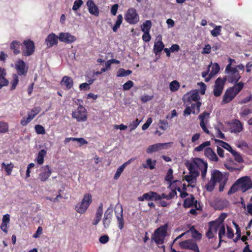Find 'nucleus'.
I'll return each instance as SVG.
<instances>
[{
    "mask_svg": "<svg viewBox=\"0 0 252 252\" xmlns=\"http://www.w3.org/2000/svg\"><path fill=\"white\" fill-rule=\"evenodd\" d=\"M225 73L227 75L223 78L225 79L226 81L235 84L225 91L222 97V104H227L232 101L244 87V83L243 82H238L241 76L237 68H233L228 70L225 69Z\"/></svg>",
    "mask_w": 252,
    "mask_h": 252,
    "instance_id": "f257e3e1",
    "label": "nucleus"
},
{
    "mask_svg": "<svg viewBox=\"0 0 252 252\" xmlns=\"http://www.w3.org/2000/svg\"><path fill=\"white\" fill-rule=\"evenodd\" d=\"M187 167L189 171V175L184 176V179L189 184L193 183L195 179L199 175V171L201 172V177L204 179L208 168V164L200 158H195L191 162L187 164Z\"/></svg>",
    "mask_w": 252,
    "mask_h": 252,
    "instance_id": "f03ea898",
    "label": "nucleus"
},
{
    "mask_svg": "<svg viewBox=\"0 0 252 252\" xmlns=\"http://www.w3.org/2000/svg\"><path fill=\"white\" fill-rule=\"evenodd\" d=\"M251 189H252V180L249 176H243L237 179L232 185L228 191V194H233L239 189L242 192H245Z\"/></svg>",
    "mask_w": 252,
    "mask_h": 252,
    "instance_id": "7ed1b4c3",
    "label": "nucleus"
},
{
    "mask_svg": "<svg viewBox=\"0 0 252 252\" xmlns=\"http://www.w3.org/2000/svg\"><path fill=\"white\" fill-rule=\"evenodd\" d=\"M168 225L167 223L161 225L157 228L152 234L151 240L154 242L159 247L164 248V246L161 247L160 245H162L164 242L165 237L167 234Z\"/></svg>",
    "mask_w": 252,
    "mask_h": 252,
    "instance_id": "20e7f679",
    "label": "nucleus"
},
{
    "mask_svg": "<svg viewBox=\"0 0 252 252\" xmlns=\"http://www.w3.org/2000/svg\"><path fill=\"white\" fill-rule=\"evenodd\" d=\"M92 202V195L91 193H86L81 202L77 204L75 206V210L80 214L86 212L90 204Z\"/></svg>",
    "mask_w": 252,
    "mask_h": 252,
    "instance_id": "39448f33",
    "label": "nucleus"
},
{
    "mask_svg": "<svg viewBox=\"0 0 252 252\" xmlns=\"http://www.w3.org/2000/svg\"><path fill=\"white\" fill-rule=\"evenodd\" d=\"M71 116L77 122H85L88 118L87 110L83 106L80 105L76 109L72 111Z\"/></svg>",
    "mask_w": 252,
    "mask_h": 252,
    "instance_id": "423d86ee",
    "label": "nucleus"
},
{
    "mask_svg": "<svg viewBox=\"0 0 252 252\" xmlns=\"http://www.w3.org/2000/svg\"><path fill=\"white\" fill-rule=\"evenodd\" d=\"M22 55L23 56H30L33 54L35 51L34 43L31 39L25 40L22 43Z\"/></svg>",
    "mask_w": 252,
    "mask_h": 252,
    "instance_id": "0eeeda50",
    "label": "nucleus"
},
{
    "mask_svg": "<svg viewBox=\"0 0 252 252\" xmlns=\"http://www.w3.org/2000/svg\"><path fill=\"white\" fill-rule=\"evenodd\" d=\"M125 20L131 25L137 23L139 20V16L136 9L133 7L128 8L125 15Z\"/></svg>",
    "mask_w": 252,
    "mask_h": 252,
    "instance_id": "6e6552de",
    "label": "nucleus"
},
{
    "mask_svg": "<svg viewBox=\"0 0 252 252\" xmlns=\"http://www.w3.org/2000/svg\"><path fill=\"white\" fill-rule=\"evenodd\" d=\"M183 206L185 208L194 207L198 211L202 210V206L200 205V203L195 199L194 195L192 194H190L189 196L184 200Z\"/></svg>",
    "mask_w": 252,
    "mask_h": 252,
    "instance_id": "1a4fd4ad",
    "label": "nucleus"
},
{
    "mask_svg": "<svg viewBox=\"0 0 252 252\" xmlns=\"http://www.w3.org/2000/svg\"><path fill=\"white\" fill-rule=\"evenodd\" d=\"M225 83L226 79L223 78L219 77L216 79L213 89V94L215 96L218 97L221 94Z\"/></svg>",
    "mask_w": 252,
    "mask_h": 252,
    "instance_id": "9d476101",
    "label": "nucleus"
},
{
    "mask_svg": "<svg viewBox=\"0 0 252 252\" xmlns=\"http://www.w3.org/2000/svg\"><path fill=\"white\" fill-rule=\"evenodd\" d=\"M179 246L182 249L189 250L191 251L196 250L198 248L196 242L192 239H189L181 241L179 243Z\"/></svg>",
    "mask_w": 252,
    "mask_h": 252,
    "instance_id": "9b49d317",
    "label": "nucleus"
},
{
    "mask_svg": "<svg viewBox=\"0 0 252 252\" xmlns=\"http://www.w3.org/2000/svg\"><path fill=\"white\" fill-rule=\"evenodd\" d=\"M51 173L52 170L48 165L43 166L40 168L38 178L41 182H45L51 176Z\"/></svg>",
    "mask_w": 252,
    "mask_h": 252,
    "instance_id": "f8f14e48",
    "label": "nucleus"
},
{
    "mask_svg": "<svg viewBox=\"0 0 252 252\" xmlns=\"http://www.w3.org/2000/svg\"><path fill=\"white\" fill-rule=\"evenodd\" d=\"M15 68L18 75H26L28 72V68L26 67V63L22 60H18L15 63Z\"/></svg>",
    "mask_w": 252,
    "mask_h": 252,
    "instance_id": "ddd939ff",
    "label": "nucleus"
},
{
    "mask_svg": "<svg viewBox=\"0 0 252 252\" xmlns=\"http://www.w3.org/2000/svg\"><path fill=\"white\" fill-rule=\"evenodd\" d=\"M59 39L61 42L69 44L75 41L76 38L69 32H61L59 35Z\"/></svg>",
    "mask_w": 252,
    "mask_h": 252,
    "instance_id": "4468645a",
    "label": "nucleus"
},
{
    "mask_svg": "<svg viewBox=\"0 0 252 252\" xmlns=\"http://www.w3.org/2000/svg\"><path fill=\"white\" fill-rule=\"evenodd\" d=\"M164 48V44L162 41L161 36H158L154 43L153 51L156 55H158Z\"/></svg>",
    "mask_w": 252,
    "mask_h": 252,
    "instance_id": "2eb2a0df",
    "label": "nucleus"
},
{
    "mask_svg": "<svg viewBox=\"0 0 252 252\" xmlns=\"http://www.w3.org/2000/svg\"><path fill=\"white\" fill-rule=\"evenodd\" d=\"M59 36L52 32L49 34L45 40V43L47 48H51L58 43Z\"/></svg>",
    "mask_w": 252,
    "mask_h": 252,
    "instance_id": "dca6fc26",
    "label": "nucleus"
},
{
    "mask_svg": "<svg viewBox=\"0 0 252 252\" xmlns=\"http://www.w3.org/2000/svg\"><path fill=\"white\" fill-rule=\"evenodd\" d=\"M157 196H158L157 195V192L150 191L148 192L144 193L142 196H140L138 197L137 199L139 201H144V200L147 201H157V199H156V198H157Z\"/></svg>",
    "mask_w": 252,
    "mask_h": 252,
    "instance_id": "f3484780",
    "label": "nucleus"
},
{
    "mask_svg": "<svg viewBox=\"0 0 252 252\" xmlns=\"http://www.w3.org/2000/svg\"><path fill=\"white\" fill-rule=\"evenodd\" d=\"M209 116L210 113L205 111L203 113L200 114L198 117L199 120H200V126L202 128L203 130L207 134H209V131L206 126V123H207V121L205 122V119H208L209 118Z\"/></svg>",
    "mask_w": 252,
    "mask_h": 252,
    "instance_id": "a211bd4d",
    "label": "nucleus"
},
{
    "mask_svg": "<svg viewBox=\"0 0 252 252\" xmlns=\"http://www.w3.org/2000/svg\"><path fill=\"white\" fill-rule=\"evenodd\" d=\"M168 146V143H157L150 145L147 149L148 153H152L157 152L161 149H166Z\"/></svg>",
    "mask_w": 252,
    "mask_h": 252,
    "instance_id": "6ab92c4d",
    "label": "nucleus"
},
{
    "mask_svg": "<svg viewBox=\"0 0 252 252\" xmlns=\"http://www.w3.org/2000/svg\"><path fill=\"white\" fill-rule=\"evenodd\" d=\"M115 215L118 220V227L120 230H122L124 226V220L123 217V209L122 206L120 208V212H118V210L115 211Z\"/></svg>",
    "mask_w": 252,
    "mask_h": 252,
    "instance_id": "aec40b11",
    "label": "nucleus"
},
{
    "mask_svg": "<svg viewBox=\"0 0 252 252\" xmlns=\"http://www.w3.org/2000/svg\"><path fill=\"white\" fill-rule=\"evenodd\" d=\"M204 155L211 161H218L219 160L216 154L210 147H207L205 149Z\"/></svg>",
    "mask_w": 252,
    "mask_h": 252,
    "instance_id": "412c9836",
    "label": "nucleus"
},
{
    "mask_svg": "<svg viewBox=\"0 0 252 252\" xmlns=\"http://www.w3.org/2000/svg\"><path fill=\"white\" fill-rule=\"evenodd\" d=\"M243 125L242 123L237 119L233 121L230 128L231 132L233 133H239L243 130Z\"/></svg>",
    "mask_w": 252,
    "mask_h": 252,
    "instance_id": "4be33fe9",
    "label": "nucleus"
},
{
    "mask_svg": "<svg viewBox=\"0 0 252 252\" xmlns=\"http://www.w3.org/2000/svg\"><path fill=\"white\" fill-rule=\"evenodd\" d=\"M87 5L88 6L89 12L90 14L94 16H98L99 15V11L98 8L94 1L92 0H89L87 2Z\"/></svg>",
    "mask_w": 252,
    "mask_h": 252,
    "instance_id": "5701e85b",
    "label": "nucleus"
},
{
    "mask_svg": "<svg viewBox=\"0 0 252 252\" xmlns=\"http://www.w3.org/2000/svg\"><path fill=\"white\" fill-rule=\"evenodd\" d=\"M22 43L17 40L13 41L10 45V48L13 50V54L15 55H17L21 53L20 48H22Z\"/></svg>",
    "mask_w": 252,
    "mask_h": 252,
    "instance_id": "b1692460",
    "label": "nucleus"
},
{
    "mask_svg": "<svg viewBox=\"0 0 252 252\" xmlns=\"http://www.w3.org/2000/svg\"><path fill=\"white\" fill-rule=\"evenodd\" d=\"M6 71L4 68L0 67V89L8 84V81L6 78Z\"/></svg>",
    "mask_w": 252,
    "mask_h": 252,
    "instance_id": "393cba45",
    "label": "nucleus"
},
{
    "mask_svg": "<svg viewBox=\"0 0 252 252\" xmlns=\"http://www.w3.org/2000/svg\"><path fill=\"white\" fill-rule=\"evenodd\" d=\"M189 94H190L188 96L187 99V102L191 103L192 101H194V102L199 101L200 96L196 90L191 91Z\"/></svg>",
    "mask_w": 252,
    "mask_h": 252,
    "instance_id": "a878e982",
    "label": "nucleus"
},
{
    "mask_svg": "<svg viewBox=\"0 0 252 252\" xmlns=\"http://www.w3.org/2000/svg\"><path fill=\"white\" fill-rule=\"evenodd\" d=\"M220 67L218 63H214L212 67V69L209 76L205 78V81L207 82L216 74H217L220 71Z\"/></svg>",
    "mask_w": 252,
    "mask_h": 252,
    "instance_id": "bb28decb",
    "label": "nucleus"
},
{
    "mask_svg": "<svg viewBox=\"0 0 252 252\" xmlns=\"http://www.w3.org/2000/svg\"><path fill=\"white\" fill-rule=\"evenodd\" d=\"M61 84L62 85H65L66 88L67 90H69L72 87L73 82L72 79L71 77L65 76L63 78Z\"/></svg>",
    "mask_w": 252,
    "mask_h": 252,
    "instance_id": "cd10ccee",
    "label": "nucleus"
},
{
    "mask_svg": "<svg viewBox=\"0 0 252 252\" xmlns=\"http://www.w3.org/2000/svg\"><path fill=\"white\" fill-rule=\"evenodd\" d=\"M211 178L216 183L220 182L222 179V175L220 171L215 170L212 173Z\"/></svg>",
    "mask_w": 252,
    "mask_h": 252,
    "instance_id": "c85d7f7f",
    "label": "nucleus"
},
{
    "mask_svg": "<svg viewBox=\"0 0 252 252\" xmlns=\"http://www.w3.org/2000/svg\"><path fill=\"white\" fill-rule=\"evenodd\" d=\"M47 154V151L44 149L40 150L36 158V161L38 164H42L44 162V158Z\"/></svg>",
    "mask_w": 252,
    "mask_h": 252,
    "instance_id": "c756f323",
    "label": "nucleus"
},
{
    "mask_svg": "<svg viewBox=\"0 0 252 252\" xmlns=\"http://www.w3.org/2000/svg\"><path fill=\"white\" fill-rule=\"evenodd\" d=\"M130 160H129L127 161L125 163H123L117 169L114 176V179L115 180H117L120 177L121 174L123 172L126 166L130 163Z\"/></svg>",
    "mask_w": 252,
    "mask_h": 252,
    "instance_id": "7c9ffc66",
    "label": "nucleus"
},
{
    "mask_svg": "<svg viewBox=\"0 0 252 252\" xmlns=\"http://www.w3.org/2000/svg\"><path fill=\"white\" fill-rule=\"evenodd\" d=\"M152 26V23L151 20H146L141 26V31L143 32H150Z\"/></svg>",
    "mask_w": 252,
    "mask_h": 252,
    "instance_id": "2f4dec72",
    "label": "nucleus"
},
{
    "mask_svg": "<svg viewBox=\"0 0 252 252\" xmlns=\"http://www.w3.org/2000/svg\"><path fill=\"white\" fill-rule=\"evenodd\" d=\"M190 106L192 109V113L193 114H198L200 112V108L201 106V102L200 101L191 103Z\"/></svg>",
    "mask_w": 252,
    "mask_h": 252,
    "instance_id": "473e14b6",
    "label": "nucleus"
},
{
    "mask_svg": "<svg viewBox=\"0 0 252 252\" xmlns=\"http://www.w3.org/2000/svg\"><path fill=\"white\" fill-rule=\"evenodd\" d=\"M13 167L14 165L11 162L7 164H6L4 162L1 163V168L5 170L7 175H10L11 174Z\"/></svg>",
    "mask_w": 252,
    "mask_h": 252,
    "instance_id": "72a5a7b5",
    "label": "nucleus"
},
{
    "mask_svg": "<svg viewBox=\"0 0 252 252\" xmlns=\"http://www.w3.org/2000/svg\"><path fill=\"white\" fill-rule=\"evenodd\" d=\"M208 224L209 227L211 229V230L214 233V234H216L220 226V223L218 221H212L209 222Z\"/></svg>",
    "mask_w": 252,
    "mask_h": 252,
    "instance_id": "f704fd0d",
    "label": "nucleus"
},
{
    "mask_svg": "<svg viewBox=\"0 0 252 252\" xmlns=\"http://www.w3.org/2000/svg\"><path fill=\"white\" fill-rule=\"evenodd\" d=\"M216 143H218L220 146L223 147L226 150H228L231 153V151L234 150L232 148L231 146L227 143L224 142L220 140L215 139Z\"/></svg>",
    "mask_w": 252,
    "mask_h": 252,
    "instance_id": "c9c22d12",
    "label": "nucleus"
},
{
    "mask_svg": "<svg viewBox=\"0 0 252 252\" xmlns=\"http://www.w3.org/2000/svg\"><path fill=\"white\" fill-rule=\"evenodd\" d=\"M189 231L191 233L192 237L193 238L199 240L201 239L202 234L195 228L194 226H192L190 228Z\"/></svg>",
    "mask_w": 252,
    "mask_h": 252,
    "instance_id": "e433bc0d",
    "label": "nucleus"
},
{
    "mask_svg": "<svg viewBox=\"0 0 252 252\" xmlns=\"http://www.w3.org/2000/svg\"><path fill=\"white\" fill-rule=\"evenodd\" d=\"M123 17L122 15L119 14L117 17V19L114 26L112 28L113 31L116 32L118 29L120 28L121 24L122 23Z\"/></svg>",
    "mask_w": 252,
    "mask_h": 252,
    "instance_id": "4c0bfd02",
    "label": "nucleus"
},
{
    "mask_svg": "<svg viewBox=\"0 0 252 252\" xmlns=\"http://www.w3.org/2000/svg\"><path fill=\"white\" fill-rule=\"evenodd\" d=\"M132 73V71L130 70H125L124 68H120L118 72L117 75L118 77H125L127 76Z\"/></svg>",
    "mask_w": 252,
    "mask_h": 252,
    "instance_id": "58836bf2",
    "label": "nucleus"
},
{
    "mask_svg": "<svg viewBox=\"0 0 252 252\" xmlns=\"http://www.w3.org/2000/svg\"><path fill=\"white\" fill-rule=\"evenodd\" d=\"M180 87V83L176 80L172 81L169 84V89L172 92L178 91Z\"/></svg>",
    "mask_w": 252,
    "mask_h": 252,
    "instance_id": "ea45409f",
    "label": "nucleus"
},
{
    "mask_svg": "<svg viewBox=\"0 0 252 252\" xmlns=\"http://www.w3.org/2000/svg\"><path fill=\"white\" fill-rule=\"evenodd\" d=\"M173 171L172 168H169L167 171L166 175L165 177V180L168 182L170 184H171L173 182L172 180L173 179Z\"/></svg>",
    "mask_w": 252,
    "mask_h": 252,
    "instance_id": "a19ab883",
    "label": "nucleus"
},
{
    "mask_svg": "<svg viewBox=\"0 0 252 252\" xmlns=\"http://www.w3.org/2000/svg\"><path fill=\"white\" fill-rule=\"evenodd\" d=\"M210 145H211L210 141H205V142H203V143H202L201 144H200V145H199L198 146L195 147L194 149V151H195L196 152L202 151L205 149V148H206L208 146H209Z\"/></svg>",
    "mask_w": 252,
    "mask_h": 252,
    "instance_id": "79ce46f5",
    "label": "nucleus"
},
{
    "mask_svg": "<svg viewBox=\"0 0 252 252\" xmlns=\"http://www.w3.org/2000/svg\"><path fill=\"white\" fill-rule=\"evenodd\" d=\"M19 82V78L18 75L16 74H14L12 75V80L11 81V90H13L15 89L17 84Z\"/></svg>",
    "mask_w": 252,
    "mask_h": 252,
    "instance_id": "37998d69",
    "label": "nucleus"
},
{
    "mask_svg": "<svg viewBox=\"0 0 252 252\" xmlns=\"http://www.w3.org/2000/svg\"><path fill=\"white\" fill-rule=\"evenodd\" d=\"M221 31V26H215L214 29L211 31V35L214 37H217L220 34Z\"/></svg>",
    "mask_w": 252,
    "mask_h": 252,
    "instance_id": "c03bdc74",
    "label": "nucleus"
},
{
    "mask_svg": "<svg viewBox=\"0 0 252 252\" xmlns=\"http://www.w3.org/2000/svg\"><path fill=\"white\" fill-rule=\"evenodd\" d=\"M231 153L232 154V155L234 157L235 160L237 162L239 163H242L244 161L243 158L238 152L235 151V150H233L232 151H231Z\"/></svg>",
    "mask_w": 252,
    "mask_h": 252,
    "instance_id": "a18cd8bd",
    "label": "nucleus"
},
{
    "mask_svg": "<svg viewBox=\"0 0 252 252\" xmlns=\"http://www.w3.org/2000/svg\"><path fill=\"white\" fill-rule=\"evenodd\" d=\"M9 126L7 123L0 122V133H6L8 131Z\"/></svg>",
    "mask_w": 252,
    "mask_h": 252,
    "instance_id": "49530a36",
    "label": "nucleus"
},
{
    "mask_svg": "<svg viewBox=\"0 0 252 252\" xmlns=\"http://www.w3.org/2000/svg\"><path fill=\"white\" fill-rule=\"evenodd\" d=\"M147 165L143 164V166L144 168H148L149 167L151 170L154 169L155 168L156 161L154 160L152 161L151 158H148L146 161Z\"/></svg>",
    "mask_w": 252,
    "mask_h": 252,
    "instance_id": "de8ad7c7",
    "label": "nucleus"
},
{
    "mask_svg": "<svg viewBox=\"0 0 252 252\" xmlns=\"http://www.w3.org/2000/svg\"><path fill=\"white\" fill-rule=\"evenodd\" d=\"M216 183L213 181L211 178L208 182V184L206 185L205 188L207 190L212 191L214 190Z\"/></svg>",
    "mask_w": 252,
    "mask_h": 252,
    "instance_id": "09e8293b",
    "label": "nucleus"
},
{
    "mask_svg": "<svg viewBox=\"0 0 252 252\" xmlns=\"http://www.w3.org/2000/svg\"><path fill=\"white\" fill-rule=\"evenodd\" d=\"M113 210L112 208H108L105 212L103 220L112 219Z\"/></svg>",
    "mask_w": 252,
    "mask_h": 252,
    "instance_id": "8fccbe9b",
    "label": "nucleus"
},
{
    "mask_svg": "<svg viewBox=\"0 0 252 252\" xmlns=\"http://www.w3.org/2000/svg\"><path fill=\"white\" fill-rule=\"evenodd\" d=\"M252 113V109L249 108H244L242 109L240 113V115L242 118H245Z\"/></svg>",
    "mask_w": 252,
    "mask_h": 252,
    "instance_id": "3c124183",
    "label": "nucleus"
},
{
    "mask_svg": "<svg viewBox=\"0 0 252 252\" xmlns=\"http://www.w3.org/2000/svg\"><path fill=\"white\" fill-rule=\"evenodd\" d=\"M225 234V228L223 224H221L220 226V229L219 231V238L220 239V242L222 241V238Z\"/></svg>",
    "mask_w": 252,
    "mask_h": 252,
    "instance_id": "603ef678",
    "label": "nucleus"
},
{
    "mask_svg": "<svg viewBox=\"0 0 252 252\" xmlns=\"http://www.w3.org/2000/svg\"><path fill=\"white\" fill-rule=\"evenodd\" d=\"M32 118L30 115V114H28V117L27 118L23 117L20 122V124L22 126H26L29 123H30L32 120Z\"/></svg>",
    "mask_w": 252,
    "mask_h": 252,
    "instance_id": "864d4df0",
    "label": "nucleus"
},
{
    "mask_svg": "<svg viewBox=\"0 0 252 252\" xmlns=\"http://www.w3.org/2000/svg\"><path fill=\"white\" fill-rule=\"evenodd\" d=\"M140 121L138 120V119H136L135 120L133 121L132 123H131L128 126L130 128V131H132L134 130L139 125Z\"/></svg>",
    "mask_w": 252,
    "mask_h": 252,
    "instance_id": "5fc2aeb1",
    "label": "nucleus"
},
{
    "mask_svg": "<svg viewBox=\"0 0 252 252\" xmlns=\"http://www.w3.org/2000/svg\"><path fill=\"white\" fill-rule=\"evenodd\" d=\"M36 132L38 134H44L45 133V130L44 127L40 125H37L35 126Z\"/></svg>",
    "mask_w": 252,
    "mask_h": 252,
    "instance_id": "6e6d98bb",
    "label": "nucleus"
},
{
    "mask_svg": "<svg viewBox=\"0 0 252 252\" xmlns=\"http://www.w3.org/2000/svg\"><path fill=\"white\" fill-rule=\"evenodd\" d=\"M83 1L82 0H76L74 2L72 7V10L74 11L77 10L83 4Z\"/></svg>",
    "mask_w": 252,
    "mask_h": 252,
    "instance_id": "4d7b16f0",
    "label": "nucleus"
},
{
    "mask_svg": "<svg viewBox=\"0 0 252 252\" xmlns=\"http://www.w3.org/2000/svg\"><path fill=\"white\" fill-rule=\"evenodd\" d=\"M134 85L133 82L131 80H128L126 83H125L123 85V90L124 91H127L129 90L130 88H131Z\"/></svg>",
    "mask_w": 252,
    "mask_h": 252,
    "instance_id": "13d9d810",
    "label": "nucleus"
},
{
    "mask_svg": "<svg viewBox=\"0 0 252 252\" xmlns=\"http://www.w3.org/2000/svg\"><path fill=\"white\" fill-rule=\"evenodd\" d=\"M40 110L41 109L39 107H35L31 110L30 115L33 119L40 112Z\"/></svg>",
    "mask_w": 252,
    "mask_h": 252,
    "instance_id": "bf43d9fd",
    "label": "nucleus"
},
{
    "mask_svg": "<svg viewBox=\"0 0 252 252\" xmlns=\"http://www.w3.org/2000/svg\"><path fill=\"white\" fill-rule=\"evenodd\" d=\"M159 128L162 130H165L168 127V123L167 121L160 120L159 121Z\"/></svg>",
    "mask_w": 252,
    "mask_h": 252,
    "instance_id": "052dcab7",
    "label": "nucleus"
},
{
    "mask_svg": "<svg viewBox=\"0 0 252 252\" xmlns=\"http://www.w3.org/2000/svg\"><path fill=\"white\" fill-rule=\"evenodd\" d=\"M142 38L143 40L146 42L150 41L151 39V36L150 34V32H143V34L142 35Z\"/></svg>",
    "mask_w": 252,
    "mask_h": 252,
    "instance_id": "680f3d73",
    "label": "nucleus"
},
{
    "mask_svg": "<svg viewBox=\"0 0 252 252\" xmlns=\"http://www.w3.org/2000/svg\"><path fill=\"white\" fill-rule=\"evenodd\" d=\"M177 195V193L176 191V189H172L169 194H166L167 200H171L173 199L175 196H176Z\"/></svg>",
    "mask_w": 252,
    "mask_h": 252,
    "instance_id": "e2e57ef3",
    "label": "nucleus"
},
{
    "mask_svg": "<svg viewBox=\"0 0 252 252\" xmlns=\"http://www.w3.org/2000/svg\"><path fill=\"white\" fill-rule=\"evenodd\" d=\"M228 62L229 63L226 65L225 69H226L227 70H229L230 69H232L233 68H236L235 67H232V65L236 63L235 60L234 59H233L231 58H228Z\"/></svg>",
    "mask_w": 252,
    "mask_h": 252,
    "instance_id": "0e129e2a",
    "label": "nucleus"
},
{
    "mask_svg": "<svg viewBox=\"0 0 252 252\" xmlns=\"http://www.w3.org/2000/svg\"><path fill=\"white\" fill-rule=\"evenodd\" d=\"M152 123V118H149L146 122L142 126V129L143 130L147 129Z\"/></svg>",
    "mask_w": 252,
    "mask_h": 252,
    "instance_id": "69168bd1",
    "label": "nucleus"
},
{
    "mask_svg": "<svg viewBox=\"0 0 252 252\" xmlns=\"http://www.w3.org/2000/svg\"><path fill=\"white\" fill-rule=\"evenodd\" d=\"M226 217L227 214L226 213H222L220 215L218 220H216V221H218L220 223V225H221L220 224H222L223 221L225 219Z\"/></svg>",
    "mask_w": 252,
    "mask_h": 252,
    "instance_id": "338daca9",
    "label": "nucleus"
},
{
    "mask_svg": "<svg viewBox=\"0 0 252 252\" xmlns=\"http://www.w3.org/2000/svg\"><path fill=\"white\" fill-rule=\"evenodd\" d=\"M42 227L41 226H38L36 232L33 235V237L35 238H39L40 235L42 233Z\"/></svg>",
    "mask_w": 252,
    "mask_h": 252,
    "instance_id": "774afa93",
    "label": "nucleus"
}]
</instances>
